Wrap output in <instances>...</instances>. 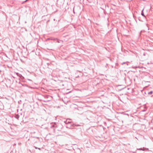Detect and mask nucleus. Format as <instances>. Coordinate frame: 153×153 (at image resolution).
I'll return each instance as SVG.
<instances>
[{"instance_id": "nucleus-1", "label": "nucleus", "mask_w": 153, "mask_h": 153, "mask_svg": "<svg viewBox=\"0 0 153 153\" xmlns=\"http://www.w3.org/2000/svg\"><path fill=\"white\" fill-rule=\"evenodd\" d=\"M70 126H66V128H69L71 129H73L74 128L75 126H81L79 124H76L74 123H71Z\"/></svg>"}, {"instance_id": "nucleus-2", "label": "nucleus", "mask_w": 153, "mask_h": 153, "mask_svg": "<svg viewBox=\"0 0 153 153\" xmlns=\"http://www.w3.org/2000/svg\"><path fill=\"white\" fill-rule=\"evenodd\" d=\"M64 123L66 124H68L71 123V119H68L64 121Z\"/></svg>"}, {"instance_id": "nucleus-3", "label": "nucleus", "mask_w": 153, "mask_h": 153, "mask_svg": "<svg viewBox=\"0 0 153 153\" xmlns=\"http://www.w3.org/2000/svg\"><path fill=\"white\" fill-rule=\"evenodd\" d=\"M16 74L17 75V76H19V77L21 78L22 77V76L21 74H20L18 73H16Z\"/></svg>"}, {"instance_id": "nucleus-4", "label": "nucleus", "mask_w": 153, "mask_h": 153, "mask_svg": "<svg viewBox=\"0 0 153 153\" xmlns=\"http://www.w3.org/2000/svg\"><path fill=\"white\" fill-rule=\"evenodd\" d=\"M143 148V149H142L143 151H145L149 150V149L148 148H144V147L143 148Z\"/></svg>"}, {"instance_id": "nucleus-5", "label": "nucleus", "mask_w": 153, "mask_h": 153, "mask_svg": "<svg viewBox=\"0 0 153 153\" xmlns=\"http://www.w3.org/2000/svg\"><path fill=\"white\" fill-rule=\"evenodd\" d=\"M153 93V91H151L148 93L149 94H151Z\"/></svg>"}, {"instance_id": "nucleus-6", "label": "nucleus", "mask_w": 153, "mask_h": 153, "mask_svg": "<svg viewBox=\"0 0 153 153\" xmlns=\"http://www.w3.org/2000/svg\"><path fill=\"white\" fill-rule=\"evenodd\" d=\"M56 127V125H53L52 126L51 128H53V127Z\"/></svg>"}, {"instance_id": "nucleus-7", "label": "nucleus", "mask_w": 153, "mask_h": 153, "mask_svg": "<svg viewBox=\"0 0 153 153\" xmlns=\"http://www.w3.org/2000/svg\"><path fill=\"white\" fill-rule=\"evenodd\" d=\"M143 10H142V13H141V14L143 16H145L144 15V13H143Z\"/></svg>"}, {"instance_id": "nucleus-8", "label": "nucleus", "mask_w": 153, "mask_h": 153, "mask_svg": "<svg viewBox=\"0 0 153 153\" xmlns=\"http://www.w3.org/2000/svg\"><path fill=\"white\" fill-rule=\"evenodd\" d=\"M142 149H143L142 148H141L137 149V150H142Z\"/></svg>"}, {"instance_id": "nucleus-9", "label": "nucleus", "mask_w": 153, "mask_h": 153, "mask_svg": "<svg viewBox=\"0 0 153 153\" xmlns=\"http://www.w3.org/2000/svg\"><path fill=\"white\" fill-rule=\"evenodd\" d=\"M35 148L36 149H38V148L36 147H35ZM38 149L39 150H40V148H38Z\"/></svg>"}, {"instance_id": "nucleus-10", "label": "nucleus", "mask_w": 153, "mask_h": 153, "mask_svg": "<svg viewBox=\"0 0 153 153\" xmlns=\"http://www.w3.org/2000/svg\"><path fill=\"white\" fill-rule=\"evenodd\" d=\"M27 0H26L25 1V2Z\"/></svg>"}, {"instance_id": "nucleus-11", "label": "nucleus", "mask_w": 153, "mask_h": 153, "mask_svg": "<svg viewBox=\"0 0 153 153\" xmlns=\"http://www.w3.org/2000/svg\"><path fill=\"white\" fill-rule=\"evenodd\" d=\"M18 118H19V117H17V118L18 119Z\"/></svg>"}, {"instance_id": "nucleus-12", "label": "nucleus", "mask_w": 153, "mask_h": 153, "mask_svg": "<svg viewBox=\"0 0 153 153\" xmlns=\"http://www.w3.org/2000/svg\"><path fill=\"white\" fill-rule=\"evenodd\" d=\"M52 40H55V39H52Z\"/></svg>"}, {"instance_id": "nucleus-13", "label": "nucleus", "mask_w": 153, "mask_h": 153, "mask_svg": "<svg viewBox=\"0 0 153 153\" xmlns=\"http://www.w3.org/2000/svg\"><path fill=\"white\" fill-rule=\"evenodd\" d=\"M29 80L31 81L30 79H28Z\"/></svg>"}]
</instances>
